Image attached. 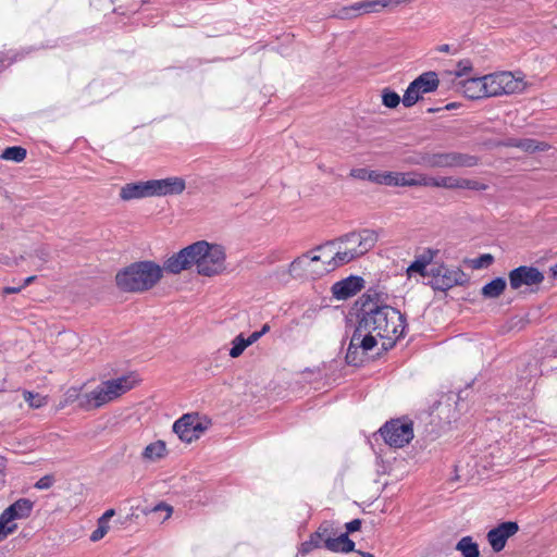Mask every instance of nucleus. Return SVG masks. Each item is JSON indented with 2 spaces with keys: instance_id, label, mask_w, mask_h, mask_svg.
I'll list each match as a JSON object with an SVG mask.
<instances>
[{
  "instance_id": "1",
  "label": "nucleus",
  "mask_w": 557,
  "mask_h": 557,
  "mask_svg": "<svg viewBox=\"0 0 557 557\" xmlns=\"http://www.w3.org/2000/svg\"><path fill=\"white\" fill-rule=\"evenodd\" d=\"M386 293L370 288L357 300V326L346 352L348 364H361L364 355L376 346L377 338L383 339L382 347L387 350L404 335L406 318L397 309L386 305Z\"/></svg>"
},
{
  "instance_id": "2",
  "label": "nucleus",
  "mask_w": 557,
  "mask_h": 557,
  "mask_svg": "<svg viewBox=\"0 0 557 557\" xmlns=\"http://www.w3.org/2000/svg\"><path fill=\"white\" fill-rule=\"evenodd\" d=\"M196 267L203 276L220 274L225 269V251L222 246L206 240L196 242L168 258L163 269L173 274Z\"/></svg>"
},
{
  "instance_id": "3",
  "label": "nucleus",
  "mask_w": 557,
  "mask_h": 557,
  "mask_svg": "<svg viewBox=\"0 0 557 557\" xmlns=\"http://www.w3.org/2000/svg\"><path fill=\"white\" fill-rule=\"evenodd\" d=\"M377 240L379 233L369 228L344 234L325 244L324 247L337 246V250L334 256L325 262V267L322 270L314 272L320 275L347 264L373 249Z\"/></svg>"
},
{
  "instance_id": "4",
  "label": "nucleus",
  "mask_w": 557,
  "mask_h": 557,
  "mask_svg": "<svg viewBox=\"0 0 557 557\" xmlns=\"http://www.w3.org/2000/svg\"><path fill=\"white\" fill-rule=\"evenodd\" d=\"M162 269L152 261H139L120 271L116 285L124 292H144L152 288L161 278Z\"/></svg>"
},
{
  "instance_id": "5",
  "label": "nucleus",
  "mask_w": 557,
  "mask_h": 557,
  "mask_svg": "<svg viewBox=\"0 0 557 557\" xmlns=\"http://www.w3.org/2000/svg\"><path fill=\"white\" fill-rule=\"evenodd\" d=\"M134 385L135 380L128 375L103 381L90 392L83 394L82 409L85 411L98 409L117 399L131 391Z\"/></svg>"
},
{
  "instance_id": "6",
  "label": "nucleus",
  "mask_w": 557,
  "mask_h": 557,
  "mask_svg": "<svg viewBox=\"0 0 557 557\" xmlns=\"http://www.w3.org/2000/svg\"><path fill=\"white\" fill-rule=\"evenodd\" d=\"M380 433L386 444L400 448L413 438V423L408 419L391 420L380 429Z\"/></svg>"
},
{
  "instance_id": "7",
  "label": "nucleus",
  "mask_w": 557,
  "mask_h": 557,
  "mask_svg": "<svg viewBox=\"0 0 557 557\" xmlns=\"http://www.w3.org/2000/svg\"><path fill=\"white\" fill-rule=\"evenodd\" d=\"M422 162L429 168H473L479 164L476 156L450 151L437 152L423 157Z\"/></svg>"
},
{
  "instance_id": "8",
  "label": "nucleus",
  "mask_w": 557,
  "mask_h": 557,
  "mask_svg": "<svg viewBox=\"0 0 557 557\" xmlns=\"http://www.w3.org/2000/svg\"><path fill=\"white\" fill-rule=\"evenodd\" d=\"M484 77L488 97L516 94L524 89L523 82L511 72H499Z\"/></svg>"
},
{
  "instance_id": "9",
  "label": "nucleus",
  "mask_w": 557,
  "mask_h": 557,
  "mask_svg": "<svg viewBox=\"0 0 557 557\" xmlns=\"http://www.w3.org/2000/svg\"><path fill=\"white\" fill-rule=\"evenodd\" d=\"M173 432L182 442L191 443L207 430L197 413H185L172 426Z\"/></svg>"
},
{
  "instance_id": "10",
  "label": "nucleus",
  "mask_w": 557,
  "mask_h": 557,
  "mask_svg": "<svg viewBox=\"0 0 557 557\" xmlns=\"http://www.w3.org/2000/svg\"><path fill=\"white\" fill-rule=\"evenodd\" d=\"M431 275L434 278L433 286L438 290H448L456 285H461L465 282V273L456 268L449 269L444 265L433 268Z\"/></svg>"
},
{
  "instance_id": "11",
  "label": "nucleus",
  "mask_w": 557,
  "mask_h": 557,
  "mask_svg": "<svg viewBox=\"0 0 557 557\" xmlns=\"http://www.w3.org/2000/svg\"><path fill=\"white\" fill-rule=\"evenodd\" d=\"M148 185L150 197L181 195L186 188L185 180L178 176L149 180Z\"/></svg>"
},
{
  "instance_id": "12",
  "label": "nucleus",
  "mask_w": 557,
  "mask_h": 557,
  "mask_svg": "<svg viewBox=\"0 0 557 557\" xmlns=\"http://www.w3.org/2000/svg\"><path fill=\"white\" fill-rule=\"evenodd\" d=\"M543 280V273L533 267L521 265L509 273V284L512 289H518L523 285H536L542 283Z\"/></svg>"
},
{
  "instance_id": "13",
  "label": "nucleus",
  "mask_w": 557,
  "mask_h": 557,
  "mask_svg": "<svg viewBox=\"0 0 557 557\" xmlns=\"http://www.w3.org/2000/svg\"><path fill=\"white\" fill-rule=\"evenodd\" d=\"M519 531V525L515 521H506L487 532V541L493 550L498 553L504 549L507 540Z\"/></svg>"
},
{
  "instance_id": "14",
  "label": "nucleus",
  "mask_w": 557,
  "mask_h": 557,
  "mask_svg": "<svg viewBox=\"0 0 557 557\" xmlns=\"http://www.w3.org/2000/svg\"><path fill=\"white\" fill-rule=\"evenodd\" d=\"M363 278L360 276H348L333 284L332 294L335 299L346 300L363 288Z\"/></svg>"
},
{
  "instance_id": "15",
  "label": "nucleus",
  "mask_w": 557,
  "mask_h": 557,
  "mask_svg": "<svg viewBox=\"0 0 557 557\" xmlns=\"http://www.w3.org/2000/svg\"><path fill=\"white\" fill-rule=\"evenodd\" d=\"M398 186L401 187H437L438 176H430L417 171L398 172Z\"/></svg>"
},
{
  "instance_id": "16",
  "label": "nucleus",
  "mask_w": 557,
  "mask_h": 557,
  "mask_svg": "<svg viewBox=\"0 0 557 557\" xmlns=\"http://www.w3.org/2000/svg\"><path fill=\"white\" fill-rule=\"evenodd\" d=\"M438 188L484 191L488 186L476 180L456 176H438Z\"/></svg>"
},
{
  "instance_id": "17",
  "label": "nucleus",
  "mask_w": 557,
  "mask_h": 557,
  "mask_svg": "<svg viewBox=\"0 0 557 557\" xmlns=\"http://www.w3.org/2000/svg\"><path fill=\"white\" fill-rule=\"evenodd\" d=\"M458 90L469 99L487 98L485 77H469L458 83Z\"/></svg>"
},
{
  "instance_id": "18",
  "label": "nucleus",
  "mask_w": 557,
  "mask_h": 557,
  "mask_svg": "<svg viewBox=\"0 0 557 557\" xmlns=\"http://www.w3.org/2000/svg\"><path fill=\"white\" fill-rule=\"evenodd\" d=\"M34 502L28 498H20L3 510L2 515L11 522L17 519H26L30 516Z\"/></svg>"
},
{
  "instance_id": "19",
  "label": "nucleus",
  "mask_w": 557,
  "mask_h": 557,
  "mask_svg": "<svg viewBox=\"0 0 557 557\" xmlns=\"http://www.w3.org/2000/svg\"><path fill=\"white\" fill-rule=\"evenodd\" d=\"M150 197L148 181L128 183L121 187L120 198L124 201Z\"/></svg>"
},
{
  "instance_id": "20",
  "label": "nucleus",
  "mask_w": 557,
  "mask_h": 557,
  "mask_svg": "<svg viewBox=\"0 0 557 557\" xmlns=\"http://www.w3.org/2000/svg\"><path fill=\"white\" fill-rule=\"evenodd\" d=\"M166 455L168 448L165 442L162 440H158L150 443L144 448L141 453V459L145 462L152 463L165 458Z\"/></svg>"
},
{
  "instance_id": "21",
  "label": "nucleus",
  "mask_w": 557,
  "mask_h": 557,
  "mask_svg": "<svg viewBox=\"0 0 557 557\" xmlns=\"http://www.w3.org/2000/svg\"><path fill=\"white\" fill-rule=\"evenodd\" d=\"M412 82L422 96L435 91L440 85L437 73L433 71L422 73Z\"/></svg>"
},
{
  "instance_id": "22",
  "label": "nucleus",
  "mask_w": 557,
  "mask_h": 557,
  "mask_svg": "<svg viewBox=\"0 0 557 557\" xmlns=\"http://www.w3.org/2000/svg\"><path fill=\"white\" fill-rule=\"evenodd\" d=\"M321 260V257L318 255L310 256L309 253H305L298 258H296L288 268V272L290 275L298 276L301 275L302 272L309 271V268L312 263Z\"/></svg>"
},
{
  "instance_id": "23",
  "label": "nucleus",
  "mask_w": 557,
  "mask_h": 557,
  "mask_svg": "<svg viewBox=\"0 0 557 557\" xmlns=\"http://www.w3.org/2000/svg\"><path fill=\"white\" fill-rule=\"evenodd\" d=\"M355 548V543L348 537L347 533L331 535L327 541V550L335 553H350Z\"/></svg>"
},
{
  "instance_id": "24",
  "label": "nucleus",
  "mask_w": 557,
  "mask_h": 557,
  "mask_svg": "<svg viewBox=\"0 0 557 557\" xmlns=\"http://www.w3.org/2000/svg\"><path fill=\"white\" fill-rule=\"evenodd\" d=\"M436 251L432 249L425 250L419 258H417L407 269L408 275L419 273L421 276L426 275V267L431 263Z\"/></svg>"
},
{
  "instance_id": "25",
  "label": "nucleus",
  "mask_w": 557,
  "mask_h": 557,
  "mask_svg": "<svg viewBox=\"0 0 557 557\" xmlns=\"http://www.w3.org/2000/svg\"><path fill=\"white\" fill-rule=\"evenodd\" d=\"M331 535H336V530L332 522L324 521L310 536L317 542L320 548L324 547L327 549V541H331Z\"/></svg>"
},
{
  "instance_id": "26",
  "label": "nucleus",
  "mask_w": 557,
  "mask_h": 557,
  "mask_svg": "<svg viewBox=\"0 0 557 557\" xmlns=\"http://www.w3.org/2000/svg\"><path fill=\"white\" fill-rule=\"evenodd\" d=\"M507 146L517 147L525 152L545 151L548 145L544 141H539L532 138L524 139H510Z\"/></svg>"
},
{
  "instance_id": "27",
  "label": "nucleus",
  "mask_w": 557,
  "mask_h": 557,
  "mask_svg": "<svg viewBox=\"0 0 557 557\" xmlns=\"http://www.w3.org/2000/svg\"><path fill=\"white\" fill-rule=\"evenodd\" d=\"M456 549L462 554L463 557H479V545L471 536L461 537L456 544Z\"/></svg>"
},
{
  "instance_id": "28",
  "label": "nucleus",
  "mask_w": 557,
  "mask_h": 557,
  "mask_svg": "<svg viewBox=\"0 0 557 557\" xmlns=\"http://www.w3.org/2000/svg\"><path fill=\"white\" fill-rule=\"evenodd\" d=\"M506 288V281L503 277H496L482 287V295L485 298H496L503 294Z\"/></svg>"
},
{
  "instance_id": "29",
  "label": "nucleus",
  "mask_w": 557,
  "mask_h": 557,
  "mask_svg": "<svg viewBox=\"0 0 557 557\" xmlns=\"http://www.w3.org/2000/svg\"><path fill=\"white\" fill-rule=\"evenodd\" d=\"M358 16L364 13L379 12L383 8H386L384 0H362L356 2Z\"/></svg>"
},
{
  "instance_id": "30",
  "label": "nucleus",
  "mask_w": 557,
  "mask_h": 557,
  "mask_svg": "<svg viewBox=\"0 0 557 557\" xmlns=\"http://www.w3.org/2000/svg\"><path fill=\"white\" fill-rule=\"evenodd\" d=\"M27 151L21 146L5 148L1 153V159L20 163L25 160Z\"/></svg>"
},
{
  "instance_id": "31",
  "label": "nucleus",
  "mask_w": 557,
  "mask_h": 557,
  "mask_svg": "<svg viewBox=\"0 0 557 557\" xmlns=\"http://www.w3.org/2000/svg\"><path fill=\"white\" fill-rule=\"evenodd\" d=\"M83 394L78 387H70L64 393L63 399L60 403L61 407H65L73 403H77L79 409H82Z\"/></svg>"
},
{
  "instance_id": "32",
  "label": "nucleus",
  "mask_w": 557,
  "mask_h": 557,
  "mask_svg": "<svg viewBox=\"0 0 557 557\" xmlns=\"http://www.w3.org/2000/svg\"><path fill=\"white\" fill-rule=\"evenodd\" d=\"M421 98L422 94L417 89V85L411 82L407 87L401 101L406 108H410L414 106Z\"/></svg>"
},
{
  "instance_id": "33",
  "label": "nucleus",
  "mask_w": 557,
  "mask_h": 557,
  "mask_svg": "<svg viewBox=\"0 0 557 557\" xmlns=\"http://www.w3.org/2000/svg\"><path fill=\"white\" fill-rule=\"evenodd\" d=\"M248 343L246 337H244L243 334H238L233 341H232V348L230 349V356L232 358L239 357L244 350L248 347Z\"/></svg>"
},
{
  "instance_id": "34",
  "label": "nucleus",
  "mask_w": 557,
  "mask_h": 557,
  "mask_svg": "<svg viewBox=\"0 0 557 557\" xmlns=\"http://www.w3.org/2000/svg\"><path fill=\"white\" fill-rule=\"evenodd\" d=\"M401 101L399 95L389 88H384L382 91V102L389 109L396 108Z\"/></svg>"
},
{
  "instance_id": "35",
  "label": "nucleus",
  "mask_w": 557,
  "mask_h": 557,
  "mask_svg": "<svg viewBox=\"0 0 557 557\" xmlns=\"http://www.w3.org/2000/svg\"><path fill=\"white\" fill-rule=\"evenodd\" d=\"M16 529V523L11 522L2 513L0 515V542L5 540L10 534L14 533Z\"/></svg>"
},
{
  "instance_id": "36",
  "label": "nucleus",
  "mask_w": 557,
  "mask_h": 557,
  "mask_svg": "<svg viewBox=\"0 0 557 557\" xmlns=\"http://www.w3.org/2000/svg\"><path fill=\"white\" fill-rule=\"evenodd\" d=\"M24 399L33 408H40L47 404V397L28 391L24 392Z\"/></svg>"
},
{
  "instance_id": "37",
  "label": "nucleus",
  "mask_w": 557,
  "mask_h": 557,
  "mask_svg": "<svg viewBox=\"0 0 557 557\" xmlns=\"http://www.w3.org/2000/svg\"><path fill=\"white\" fill-rule=\"evenodd\" d=\"M334 16L337 18H341V20H348V18L357 17L358 12H357L356 2L350 5H346V7L338 9L334 13Z\"/></svg>"
},
{
  "instance_id": "38",
  "label": "nucleus",
  "mask_w": 557,
  "mask_h": 557,
  "mask_svg": "<svg viewBox=\"0 0 557 557\" xmlns=\"http://www.w3.org/2000/svg\"><path fill=\"white\" fill-rule=\"evenodd\" d=\"M472 71H473L472 62L469 59H463L457 63V67L453 72V74L456 77H463V76L469 75Z\"/></svg>"
},
{
  "instance_id": "39",
  "label": "nucleus",
  "mask_w": 557,
  "mask_h": 557,
  "mask_svg": "<svg viewBox=\"0 0 557 557\" xmlns=\"http://www.w3.org/2000/svg\"><path fill=\"white\" fill-rule=\"evenodd\" d=\"M109 529H110L109 524L101 523V520L98 519L97 529L91 532L90 541L91 542L100 541L108 533Z\"/></svg>"
},
{
  "instance_id": "40",
  "label": "nucleus",
  "mask_w": 557,
  "mask_h": 557,
  "mask_svg": "<svg viewBox=\"0 0 557 557\" xmlns=\"http://www.w3.org/2000/svg\"><path fill=\"white\" fill-rule=\"evenodd\" d=\"M54 483V478L51 474H46L42 478H40L36 483L35 487L38 490H48L50 488Z\"/></svg>"
},
{
  "instance_id": "41",
  "label": "nucleus",
  "mask_w": 557,
  "mask_h": 557,
  "mask_svg": "<svg viewBox=\"0 0 557 557\" xmlns=\"http://www.w3.org/2000/svg\"><path fill=\"white\" fill-rule=\"evenodd\" d=\"M382 185L398 186V172H384Z\"/></svg>"
},
{
  "instance_id": "42",
  "label": "nucleus",
  "mask_w": 557,
  "mask_h": 557,
  "mask_svg": "<svg viewBox=\"0 0 557 557\" xmlns=\"http://www.w3.org/2000/svg\"><path fill=\"white\" fill-rule=\"evenodd\" d=\"M494 261V258L490 253H484L474 260V268L488 267Z\"/></svg>"
},
{
  "instance_id": "43",
  "label": "nucleus",
  "mask_w": 557,
  "mask_h": 557,
  "mask_svg": "<svg viewBox=\"0 0 557 557\" xmlns=\"http://www.w3.org/2000/svg\"><path fill=\"white\" fill-rule=\"evenodd\" d=\"M317 548H320V547L317 545V542L310 536V539L308 541H306L301 544L299 552L302 555H306Z\"/></svg>"
},
{
  "instance_id": "44",
  "label": "nucleus",
  "mask_w": 557,
  "mask_h": 557,
  "mask_svg": "<svg viewBox=\"0 0 557 557\" xmlns=\"http://www.w3.org/2000/svg\"><path fill=\"white\" fill-rule=\"evenodd\" d=\"M384 178V172L379 171H369V174L367 175V180L376 184L382 185V181Z\"/></svg>"
},
{
  "instance_id": "45",
  "label": "nucleus",
  "mask_w": 557,
  "mask_h": 557,
  "mask_svg": "<svg viewBox=\"0 0 557 557\" xmlns=\"http://www.w3.org/2000/svg\"><path fill=\"white\" fill-rule=\"evenodd\" d=\"M361 528V520L360 519H354L346 523V530L347 533H352L358 531Z\"/></svg>"
},
{
  "instance_id": "46",
  "label": "nucleus",
  "mask_w": 557,
  "mask_h": 557,
  "mask_svg": "<svg viewBox=\"0 0 557 557\" xmlns=\"http://www.w3.org/2000/svg\"><path fill=\"white\" fill-rule=\"evenodd\" d=\"M369 174V171L366 169H354L350 172V175L355 178L359 180H367V175Z\"/></svg>"
},
{
  "instance_id": "47",
  "label": "nucleus",
  "mask_w": 557,
  "mask_h": 557,
  "mask_svg": "<svg viewBox=\"0 0 557 557\" xmlns=\"http://www.w3.org/2000/svg\"><path fill=\"white\" fill-rule=\"evenodd\" d=\"M23 288L22 284L18 285V286H7L2 289V294L3 295H9V294H17L20 293Z\"/></svg>"
},
{
  "instance_id": "48",
  "label": "nucleus",
  "mask_w": 557,
  "mask_h": 557,
  "mask_svg": "<svg viewBox=\"0 0 557 557\" xmlns=\"http://www.w3.org/2000/svg\"><path fill=\"white\" fill-rule=\"evenodd\" d=\"M115 515L114 509H108L106 510L102 516L99 518L101 520V523L109 524L110 519Z\"/></svg>"
},
{
  "instance_id": "49",
  "label": "nucleus",
  "mask_w": 557,
  "mask_h": 557,
  "mask_svg": "<svg viewBox=\"0 0 557 557\" xmlns=\"http://www.w3.org/2000/svg\"><path fill=\"white\" fill-rule=\"evenodd\" d=\"M35 253L38 257V259L41 260L42 262H47L49 259V252L46 248L37 249Z\"/></svg>"
},
{
  "instance_id": "50",
  "label": "nucleus",
  "mask_w": 557,
  "mask_h": 557,
  "mask_svg": "<svg viewBox=\"0 0 557 557\" xmlns=\"http://www.w3.org/2000/svg\"><path fill=\"white\" fill-rule=\"evenodd\" d=\"M260 337H261V333L256 331V332L251 333L246 339H247L248 345L250 346L253 343H256Z\"/></svg>"
},
{
  "instance_id": "51",
  "label": "nucleus",
  "mask_w": 557,
  "mask_h": 557,
  "mask_svg": "<svg viewBox=\"0 0 557 557\" xmlns=\"http://www.w3.org/2000/svg\"><path fill=\"white\" fill-rule=\"evenodd\" d=\"M411 0H384V3H386L387 7H397L399 4H404L407 2H410Z\"/></svg>"
},
{
  "instance_id": "52",
  "label": "nucleus",
  "mask_w": 557,
  "mask_h": 557,
  "mask_svg": "<svg viewBox=\"0 0 557 557\" xmlns=\"http://www.w3.org/2000/svg\"><path fill=\"white\" fill-rule=\"evenodd\" d=\"M154 510L156 511H159V510H165L166 511V518H169L172 513V508L165 504H159L154 507Z\"/></svg>"
},
{
  "instance_id": "53",
  "label": "nucleus",
  "mask_w": 557,
  "mask_h": 557,
  "mask_svg": "<svg viewBox=\"0 0 557 557\" xmlns=\"http://www.w3.org/2000/svg\"><path fill=\"white\" fill-rule=\"evenodd\" d=\"M5 459L0 456V483L4 481Z\"/></svg>"
},
{
  "instance_id": "54",
  "label": "nucleus",
  "mask_w": 557,
  "mask_h": 557,
  "mask_svg": "<svg viewBox=\"0 0 557 557\" xmlns=\"http://www.w3.org/2000/svg\"><path fill=\"white\" fill-rule=\"evenodd\" d=\"M35 280H36V276H35V275H32V276L26 277V278L23 281V283H22L23 288H25V287H27L28 285H30Z\"/></svg>"
},
{
  "instance_id": "55",
  "label": "nucleus",
  "mask_w": 557,
  "mask_h": 557,
  "mask_svg": "<svg viewBox=\"0 0 557 557\" xmlns=\"http://www.w3.org/2000/svg\"><path fill=\"white\" fill-rule=\"evenodd\" d=\"M437 51L448 53V52H450V46L447 44L441 45L437 47Z\"/></svg>"
},
{
  "instance_id": "56",
  "label": "nucleus",
  "mask_w": 557,
  "mask_h": 557,
  "mask_svg": "<svg viewBox=\"0 0 557 557\" xmlns=\"http://www.w3.org/2000/svg\"><path fill=\"white\" fill-rule=\"evenodd\" d=\"M549 272L554 278H557V263L549 268Z\"/></svg>"
},
{
  "instance_id": "57",
  "label": "nucleus",
  "mask_w": 557,
  "mask_h": 557,
  "mask_svg": "<svg viewBox=\"0 0 557 557\" xmlns=\"http://www.w3.org/2000/svg\"><path fill=\"white\" fill-rule=\"evenodd\" d=\"M270 330V326L268 324H264L262 326V329L260 331H258L259 333H261V336H263L265 333H268Z\"/></svg>"
},
{
  "instance_id": "58",
  "label": "nucleus",
  "mask_w": 557,
  "mask_h": 557,
  "mask_svg": "<svg viewBox=\"0 0 557 557\" xmlns=\"http://www.w3.org/2000/svg\"><path fill=\"white\" fill-rule=\"evenodd\" d=\"M363 557H374L371 553H361L359 552Z\"/></svg>"
}]
</instances>
